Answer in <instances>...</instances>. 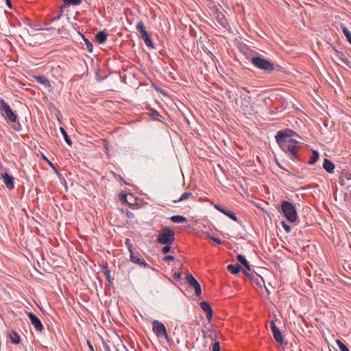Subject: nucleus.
<instances>
[{"label": "nucleus", "mask_w": 351, "mask_h": 351, "mask_svg": "<svg viewBox=\"0 0 351 351\" xmlns=\"http://www.w3.org/2000/svg\"><path fill=\"white\" fill-rule=\"evenodd\" d=\"M281 207L282 213L287 220L290 222H295L297 220L298 214L296 208L291 203L283 201Z\"/></svg>", "instance_id": "obj_1"}, {"label": "nucleus", "mask_w": 351, "mask_h": 351, "mask_svg": "<svg viewBox=\"0 0 351 351\" xmlns=\"http://www.w3.org/2000/svg\"><path fill=\"white\" fill-rule=\"evenodd\" d=\"M174 232L166 227L160 232L157 241L160 244L170 245L174 241Z\"/></svg>", "instance_id": "obj_2"}, {"label": "nucleus", "mask_w": 351, "mask_h": 351, "mask_svg": "<svg viewBox=\"0 0 351 351\" xmlns=\"http://www.w3.org/2000/svg\"><path fill=\"white\" fill-rule=\"evenodd\" d=\"M251 62L257 68L265 71L271 72L274 69V66L272 63L269 60L260 57H253Z\"/></svg>", "instance_id": "obj_3"}, {"label": "nucleus", "mask_w": 351, "mask_h": 351, "mask_svg": "<svg viewBox=\"0 0 351 351\" xmlns=\"http://www.w3.org/2000/svg\"><path fill=\"white\" fill-rule=\"evenodd\" d=\"M153 331L158 338H164L168 341V335L165 325L158 322V320H154L152 322Z\"/></svg>", "instance_id": "obj_4"}, {"label": "nucleus", "mask_w": 351, "mask_h": 351, "mask_svg": "<svg viewBox=\"0 0 351 351\" xmlns=\"http://www.w3.org/2000/svg\"><path fill=\"white\" fill-rule=\"evenodd\" d=\"M282 143H278L280 147L284 151L290 152L294 156H296L298 147L295 145L298 141L293 139H289L288 141H282Z\"/></svg>", "instance_id": "obj_5"}, {"label": "nucleus", "mask_w": 351, "mask_h": 351, "mask_svg": "<svg viewBox=\"0 0 351 351\" xmlns=\"http://www.w3.org/2000/svg\"><path fill=\"white\" fill-rule=\"evenodd\" d=\"M294 135L297 136L293 130L287 129L283 132H278L276 136V140L278 143H282V141H288L289 140L288 138Z\"/></svg>", "instance_id": "obj_6"}, {"label": "nucleus", "mask_w": 351, "mask_h": 351, "mask_svg": "<svg viewBox=\"0 0 351 351\" xmlns=\"http://www.w3.org/2000/svg\"><path fill=\"white\" fill-rule=\"evenodd\" d=\"M104 348L106 351H128L125 346L119 339H118V343L117 346L115 345L110 346L107 343H104Z\"/></svg>", "instance_id": "obj_7"}, {"label": "nucleus", "mask_w": 351, "mask_h": 351, "mask_svg": "<svg viewBox=\"0 0 351 351\" xmlns=\"http://www.w3.org/2000/svg\"><path fill=\"white\" fill-rule=\"evenodd\" d=\"M27 315L31 320L32 324L34 325L35 328L38 331H42L43 328V325L36 315L32 313H28Z\"/></svg>", "instance_id": "obj_8"}, {"label": "nucleus", "mask_w": 351, "mask_h": 351, "mask_svg": "<svg viewBox=\"0 0 351 351\" xmlns=\"http://www.w3.org/2000/svg\"><path fill=\"white\" fill-rule=\"evenodd\" d=\"M200 306L206 313V318L210 319L213 315V311L209 303L207 302H202Z\"/></svg>", "instance_id": "obj_9"}, {"label": "nucleus", "mask_w": 351, "mask_h": 351, "mask_svg": "<svg viewBox=\"0 0 351 351\" xmlns=\"http://www.w3.org/2000/svg\"><path fill=\"white\" fill-rule=\"evenodd\" d=\"M323 167L330 173H332L335 169L334 164L328 159L325 158L324 160Z\"/></svg>", "instance_id": "obj_10"}, {"label": "nucleus", "mask_w": 351, "mask_h": 351, "mask_svg": "<svg viewBox=\"0 0 351 351\" xmlns=\"http://www.w3.org/2000/svg\"><path fill=\"white\" fill-rule=\"evenodd\" d=\"M2 178L4 180V183L6 185V186L8 189H13L14 188V184H13V178L11 176H9L7 173H5L2 175Z\"/></svg>", "instance_id": "obj_11"}, {"label": "nucleus", "mask_w": 351, "mask_h": 351, "mask_svg": "<svg viewBox=\"0 0 351 351\" xmlns=\"http://www.w3.org/2000/svg\"><path fill=\"white\" fill-rule=\"evenodd\" d=\"M273 332L274 338L279 344H282L284 341L281 334V332L278 329L274 330Z\"/></svg>", "instance_id": "obj_12"}, {"label": "nucleus", "mask_w": 351, "mask_h": 351, "mask_svg": "<svg viewBox=\"0 0 351 351\" xmlns=\"http://www.w3.org/2000/svg\"><path fill=\"white\" fill-rule=\"evenodd\" d=\"M107 38V34L104 32H99L95 35V39L98 43H104Z\"/></svg>", "instance_id": "obj_13"}, {"label": "nucleus", "mask_w": 351, "mask_h": 351, "mask_svg": "<svg viewBox=\"0 0 351 351\" xmlns=\"http://www.w3.org/2000/svg\"><path fill=\"white\" fill-rule=\"evenodd\" d=\"M186 280L189 285L193 288L197 285V284H199V282L195 279V278L191 274L186 275Z\"/></svg>", "instance_id": "obj_14"}, {"label": "nucleus", "mask_w": 351, "mask_h": 351, "mask_svg": "<svg viewBox=\"0 0 351 351\" xmlns=\"http://www.w3.org/2000/svg\"><path fill=\"white\" fill-rule=\"evenodd\" d=\"M342 31L346 36L347 40L351 45V23L349 25L348 27H342Z\"/></svg>", "instance_id": "obj_15"}, {"label": "nucleus", "mask_w": 351, "mask_h": 351, "mask_svg": "<svg viewBox=\"0 0 351 351\" xmlns=\"http://www.w3.org/2000/svg\"><path fill=\"white\" fill-rule=\"evenodd\" d=\"M237 260L244 266L246 270L250 271L251 269L249 263L243 255H238Z\"/></svg>", "instance_id": "obj_16"}, {"label": "nucleus", "mask_w": 351, "mask_h": 351, "mask_svg": "<svg viewBox=\"0 0 351 351\" xmlns=\"http://www.w3.org/2000/svg\"><path fill=\"white\" fill-rule=\"evenodd\" d=\"M7 110H11L10 106L2 99L0 100V112L4 115Z\"/></svg>", "instance_id": "obj_17"}, {"label": "nucleus", "mask_w": 351, "mask_h": 351, "mask_svg": "<svg viewBox=\"0 0 351 351\" xmlns=\"http://www.w3.org/2000/svg\"><path fill=\"white\" fill-rule=\"evenodd\" d=\"M241 266L237 265H228L227 266V269L230 271L231 273H232L233 274H237L240 271H241Z\"/></svg>", "instance_id": "obj_18"}, {"label": "nucleus", "mask_w": 351, "mask_h": 351, "mask_svg": "<svg viewBox=\"0 0 351 351\" xmlns=\"http://www.w3.org/2000/svg\"><path fill=\"white\" fill-rule=\"evenodd\" d=\"M171 220L174 223H184L186 221V219L182 216L175 215L171 217Z\"/></svg>", "instance_id": "obj_19"}, {"label": "nucleus", "mask_w": 351, "mask_h": 351, "mask_svg": "<svg viewBox=\"0 0 351 351\" xmlns=\"http://www.w3.org/2000/svg\"><path fill=\"white\" fill-rule=\"evenodd\" d=\"M11 122H15L16 120V116L11 110H7V113L4 114Z\"/></svg>", "instance_id": "obj_20"}, {"label": "nucleus", "mask_w": 351, "mask_h": 351, "mask_svg": "<svg viewBox=\"0 0 351 351\" xmlns=\"http://www.w3.org/2000/svg\"><path fill=\"white\" fill-rule=\"evenodd\" d=\"M102 270H103V272L104 273V274L106 276V278H107L109 284H112L110 270L108 269L107 265H103L102 266Z\"/></svg>", "instance_id": "obj_21"}, {"label": "nucleus", "mask_w": 351, "mask_h": 351, "mask_svg": "<svg viewBox=\"0 0 351 351\" xmlns=\"http://www.w3.org/2000/svg\"><path fill=\"white\" fill-rule=\"evenodd\" d=\"M10 339H11V341H12V343H14L15 344H17V343H19L20 337L17 335L16 332H12L11 334H10Z\"/></svg>", "instance_id": "obj_22"}, {"label": "nucleus", "mask_w": 351, "mask_h": 351, "mask_svg": "<svg viewBox=\"0 0 351 351\" xmlns=\"http://www.w3.org/2000/svg\"><path fill=\"white\" fill-rule=\"evenodd\" d=\"M35 78L38 82L50 86L49 81L44 76H37Z\"/></svg>", "instance_id": "obj_23"}, {"label": "nucleus", "mask_w": 351, "mask_h": 351, "mask_svg": "<svg viewBox=\"0 0 351 351\" xmlns=\"http://www.w3.org/2000/svg\"><path fill=\"white\" fill-rule=\"evenodd\" d=\"M318 158H319V153L317 151H313V155L308 160V163L311 165L314 164L317 160Z\"/></svg>", "instance_id": "obj_24"}, {"label": "nucleus", "mask_w": 351, "mask_h": 351, "mask_svg": "<svg viewBox=\"0 0 351 351\" xmlns=\"http://www.w3.org/2000/svg\"><path fill=\"white\" fill-rule=\"evenodd\" d=\"M60 130L61 132V133L62 134L64 138V140L66 142V143L69 145H71V139L69 138L66 132L64 130V129L63 128H60Z\"/></svg>", "instance_id": "obj_25"}, {"label": "nucleus", "mask_w": 351, "mask_h": 351, "mask_svg": "<svg viewBox=\"0 0 351 351\" xmlns=\"http://www.w3.org/2000/svg\"><path fill=\"white\" fill-rule=\"evenodd\" d=\"M192 196H193V195L191 193H189V192L184 193L181 195V197H180V199L178 200H174L173 202H178L184 201V200H186V199L190 198Z\"/></svg>", "instance_id": "obj_26"}, {"label": "nucleus", "mask_w": 351, "mask_h": 351, "mask_svg": "<svg viewBox=\"0 0 351 351\" xmlns=\"http://www.w3.org/2000/svg\"><path fill=\"white\" fill-rule=\"evenodd\" d=\"M130 258H131V261L134 263H136L138 265H141L142 263L144 265H145L144 263L141 262V259L138 257L134 256V254H133V252H131Z\"/></svg>", "instance_id": "obj_27"}, {"label": "nucleus", "mask_w": 351, "mask_h": 351, "mask_svg": "<svg viewBox=\"0 0 351 351\" xmlns=\"http://www.w3.org/2000/svg\"><path fill=\"white\" fill-rule=\"evenodd\" d=\"M203 336L204 338H209L211 340H215V334L211 331H204Z\"/></svg>", "instance_id": "obj_28"}, {"label": "nucleus", "mask_w": 351, "mask_h": 351, "mask_svg": "<svg viewBox=\"0 0 351 351\" xmlns=\"http://www.w3.org/2000/svg\"><path fill=\"white\" fill-rule=\"evenodd\" d=\"M144 42L145 43L146 45L152 49H154V44L149 37V36H145V38H143Z\"/></svg>", "instance_id": "obj_29"}, {"label": "nucleus", "mask_w": 351, "mask_h": 351, "mask_svg": "<svg viewBox=\"0 0 351 351\" xmlns=\"http://www.w3.org/2000/svg\"><path fill=\"white\" fill-rule=\"evenodd\" d=\"M336 343L338 345L341 351H349L347 346L344 343H343L340 340L337 339Z\"/></svg>", "instance_id": "obj_30"}, {"label": "nucleus", "mask_w": 351, "mask_h": 351, "mask_svg": "<svg viewBox=\"0 0 351 351\" xmlns=\"http://www.w3.org/2000/svg\"><path fill=\"white\" fill-rule=\"evenodd\" d=\"M65 3H71L72 5H80L82 0H63Z\"/></svg>", "instance_id": "obj_31"}, {"label": "nucleus", "mask_w": 351, "mask_h": 351, "mask_svg": "<svg viewBox=\"0 0 351 351\" xmlns=\"http://www.w3.org/2000/svg\"><path fill=\"white\" fill-rule=\"evenodd\" d=\"M223 214H225L226 216L229 217L234 221H237V218L236 217V216L233 213H232L230 211L226 210L225 213H223Z\"/></svg>", "instance_id": "obj_32"}, {"label": "nucleus", "mask_w": 351, "mask_h": 351, "mask_svg": "<svg viewBox=\"0 0 351 351\" xmlns=\"http://www.w3.org/2000/svg\"><path fill=\"white\" fill-rule=\"evenodd\" d=\"M136 29L137 30L141 33L143 31H145L146 30L145 29V25H143V23L142 22H139L137 25H136Z\"/></svg>", "instance_id": "obj_33"}, {"label": "nucleus", "mask_w": 351, "mask_h": 351, "mask_svg": "<svg viewBox=\"0 0 351 351\" xmlns=\"http://www.w3.org/2000/svg\"><path fill=\"white\" fill-rule=\"evenodd\" d=\"M195 289V293L197 296H199L202 293L201 287L199 284H197L195 287H193Z\"/></svg>", "instance_id": "obj_34"}, {"label": "nucleus", "mask_w": 351, "mask_h": 351, "mask_svg": "<svg viewBox=\"0 0 351 351\" xmlns=\"http://www.w3.org/2000/svg\"><path fill=\"white\" fill-rule=\"evenodd\" d=\"M85 42L88 51L89 52H92L93 49V44L90 42H89L87 39H85Z\"/></svg>", "instance_id": "obj_35"}, {"label": "nucleus", "mask_w": 351, "mask_h": 351, "mask_svg": "<svg viewBox=\"0 0 351 351\" xmlns=\"http://www.w3.org/2000/svg\"><path fill=\"white\" fill-rule=\"evenodd\" d=\"M213 351H220V344L219 341H216L213 347Z\"/></svg>", "instance_id": "obj_36"}, {"label": "nucleus", "mask_w": 351, "mask_h": 351, "mask_svg": "<svg viewBox=\"0 0 351 351\" xmlns=\"http://www.w3.org/2000/svg\"><path fill=\"white\" fill-rule=\"evenodd\" d=\"M282 225L287 232H291V227L288 226L285 222L282 221Z\"/></svg>", "instance_id": "obj_37"}, {"label": "nucleus", "mask_w": 351, "mask_h": 351, "mask_svg": "<svg viewBox=\"0 0 351 351\" xmlns=\"http://www.w3.org/2000/svg\"><path fill=\"white\" fill-rule=\"evenodd\" d=\"M208 237L211 239L212 241H213L214 242H215L217 244H221V241L219 239V238H216V237H210V236H208Z\"/></svg>", "instance_id": "obj_38"}, {"label": "nucleus", "mask_w": 351, "mask_h": 351, "mask_svg": "<svg viewBox=\"0 0 351 351\" xmlns=\"http://www.w3.org/2000/svg\"><path fill=\"white\" fill-rule=\"evenodd\" d=\"M170 250H171V247L169 245L163 247L162 250V251L164 254L168 253Z\"/></svg>", "instance_id": "obj_39"}, {"label": "nucleus", "mask_w": 351, "mask_h": 351, "mask_svg": "<svg viewBox=\"0 0 351 351\" xmlns=\"http://www.w3.org/2000/svg\"><path fill=\"white\" fill-rule=\"evenodd\" d=\"M125 243H126V245L128 247V249H129L130 253L132 252V245L130 243V240L129 239H126Z\"/></svg>", "instance_id": "obj_40"}, {"label": "nucleus", "mask_w": 351, "mask_h": 351, "mask_svg": "<svg viewBox=\"0 0 351 351\" xmlns=\"http://www.w3.org/2000/svg\"><path fill=\"white\" fill-rule=\"evenodd\" d=\"M214 207H215V208H216L217 210H218L221 213H225L226 210L223 209L220 206H219L217 204H215Z\"/></svg>", "instance_id": "obj_41"}, {"label": "nucleus", "mask_w": 351, "mask_h": 351, "mask_svg": "<svg viewBox=\"0 0 351 351\" xmlns=\"http://www.w3.org/2000/svg\"><path fill=\"white\" fill-rule=\"evenodd\" d=\"M173 260H174V257L173 256H171V255L166 256L164 258V261H173Z\"/></svg>", "instance_id": "obj_42"}, {"label": "nucleus", "mask_w": 351, "mask_h": 351, "mask_svg": "<svg viewBox=\"0 0 351 351\" xmlns=\"http://www.w3.org/2000/svg\"><path fill=\"white\" fill-rule=\"evenodd\" d=\"M43 158L45 160L52 168L55 169L53 164L50 162L44 155H43Z\"/></svg>", "instance_id": "obj_43"}, {"label": "nucleus", "mask_w": 351, "mask_h": 351, "mask_svg": "<svg viewBox=\"0 0 351 351\" xmlns=\"http://www.w3.org/2000/svg\"><path fill=\"white\" fill-rule=\"evenodd\" d=\"M270 326H271V328L272 331H274V330L278 329V328L276 326L275 323H274V321H271L270 322Z\"/></svg>", "instance_id": "obj_44"}, {"label": "nucleus", "mask_w": 351, "mask_h": 351, "mask_svg": "<svg viewBox=\"0 0 351 351\" xmlns=\"http://www.w3.org/2000/svg\"><path fill=\"white\" fill-rule=\"evenodd\" d=\"M141 38H145V36H149V34H148V33H147V32L146 30L143 31V32L141 33Z\"/></svg>", "instance_id": "obj_45"}, {"label": "nucleus", "mask_w": 351, "mask_h": 351, "mask_svg": "<svg viewBox=\"0 0 351 351\" xmlns=\"http://www.w3.org/2000/svg\"><path fill=\"white\" fill-rule=\"evenodd\" d=\"M181 275H182V273H180V272L175 273V274H174V277H175L176 278H177V279H179V278H180Z\"/></svg>", "instance_id": "obj_46"}, {"label": "nucleus", "mask_w": 351, "mask_h": 351, "mask_svg": "<svg viewBox=\"0 0 351 351\" xmlns=\"http://www.w3.org/2000/svg\"><path fill=\"white\" fill-rule=\"evenodd\" d=\"M87 344L89 347L90 350L93 351V347L92 344L89 341H87Z\"/></svg>", "instance_id": "obj_47"}, {"label": "nucleus", "mask_w": 351, "mask_h": 351, "mask_svg": "<svg viewBox=\"0 0 351 351\" xmlns=\"http://www.w3.org/2000/svg\"><path fill=\"white\" fill-rule=\"evenodd\" d=\"M121 200L127 202L126 195H121Z\"/></svg>", "instance_id": "obj_48"}, {"label": "nucleus", "mask_w": 351, "mask_h": 351, "mask_svg": "<svg viewBox=\"0 0 351 351\" xmlns=\"http://www.w3.org/2000/svg\"><path fill=\"white\" fill-rule=\"evenodd\" d=\"M341 60L343 62H345L348 66H349V62L347 60H344L343 58H341Z\"/></svg>", "instance_id": "obj_49"}, {"label": "nucleus", "mask_w": 351, "mask_h": 351, "mask_svg": "<svg viewBox=\"0 0 351 351\" xmlns=\"http://www.w3.org/2000/svg\"><path fill=\"white\" fill-rule=\"evenodd\" d=\"M152 115L154 117V116H158V114L156 111H153L152 112Z\"/></svg>", "instance_id": "obj_50"}, {"label": "nucleus", "mask_w": 351, "mask_h": 351, "mask_svg": "<svg viewBox=\"0 0 351 351\" xmlns=\"http://www.w3.org/2000/svg\"><path fill=\"white\" fill-rule=\"evenodd\" d=\"M6 3L9 7H11V1L10 0H6Z\"/></svg>", "instance_id": "obj_51"}, {"label": "nucleus", "mask_w": 351, "mask_h": 351, "mask_svg": "<svg viewBox=\"0 0 351 351\" xmlns=\"http://www.w3.org/2000/svg\"><path fill=\"white\" fill-rule=\"evenodd\" d=\"M265 287L266 291L269 293V287H267V286H265Z\"/></svg>", "instance_id": "obj_52"}, {"label": "nucleus", "mask_w": 351, "mask_h": 351, "mask_svg": "<svg viewBox=\"0 0 351 351\" xmlns=\"http://www.w3.org/2000/svg\"><path fill=\"white\" fill-rule=\"evenodd\" d=\"M265 287L266 291L269 293V287H267V286H265Z\"/></svg>", "instance_id": "obj_53"}, {"label": "nucleus", "mask_w": 351, "mask_h": 351, "mask_svg": "<svg viewBox=\"0 0 351 351\" xmlns=\"http://www.w3.org/2000/svg\"><path fill=\"white\" fill-rule=\"evenodd\" d=\"M243 274H245V275H248L247 271H243Z\"/></svg>", "instance_id": "obj_54"}, {"label": "nucleus", "mask_w": 351, "mask_h": 351, "mask_svg": "<svg viewBox=\"0 0 351 351\" xmlns=\"http://www.w3.org/2000/svg\"><path fill=\"white\" fill-rule=\"evenodd\" d=\"M243 274H245V275H248L247 271H243Z\"/></svg>", "instance_id": "obj_55"}]
</instances>
